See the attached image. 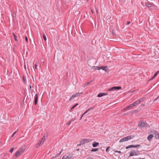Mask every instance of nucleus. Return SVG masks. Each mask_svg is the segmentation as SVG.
<instances>
[{
	"label": "nucleus",
	"instance_id": "1",
	"mask_svg": "<svg viewBox=\"0 0 159 159\" xmlns=\"http://www.w3.org/2000/svg\"><path fill=\"white\" fill-rule=\"evenodd\" d=\"M143 99H139L137 100V101H136L135 102H134L133 104H132L130 105H129V106L127 107L125 109H124V110H127L129 108L133 107H134L136 105L139 104L141 102L143 101Z\"/></svg>",
	"mask_w": 159,
	"mask_h": 159
},
{
	"label": "nucleus",
	"instance_id": "2",
	"mask_svg": "<svg viewBox=\"0 0 159 159\" xmlns=\"http://www.w3.org/2000/svg\"><path fill=\"white\" fill-rule=\"evenodd\" d=\"M140 154V152L138 150H132L130 152L129 157L134 156H138Z\"/></svg>",
	"mask_w": 159,
	"mask_h": 159
},
{
	"label": "nucleus",
	"instance_id": "3",
	"mask_svg": "<svg viewBox=\"0 0 159 159\" xmlns=\"http://www.w3.org/2000/svg\"><path fill=\"white\" fill-rule=\"evenodd\" d=\"M134 137V136L129 135L127 137H124L120 140V142H122L124 141H126L133 138Z\"/></svg>",
	"mask_w": 159,
	"mask_h": 159
},
{
	"label": "nucleus",
	"instance_id": "4",
	"mask_svg": "<svg viewBox=\"0 0 159 159\" xmlns=\"http://www.w3.org/2000/svg\"><path fill=\"white\" fill-rule=\"evenodd\" d=\"M121 89V87L120 86H114L109 89L107 90L108 91H115Z\"/></svg>",
	"mask_w": 159,
	"mask_h": 159
},
{
	"label": "nucleus",
	"instance_id": "5",
	"mask_svg": "<svg viewBox=\"0 0 159 159\" xmlns=\"http://www.w3.org/2000/svg\"><path fill=\"white\" fill-rule=\"evenodd\" d=\"M44 138L45 137L44 136L41 139V140L39 141L38 144L36 146V148H38L43 143L44 140L43 141V139H44Z\"/></svg>",
	"mask_w": 159,
	"mask_h": 159
},
{
	"label": "nucleus",
	"instance_id": "6",
	"mask_svg": "<svg viewBox=\"0 0 159 159\" xmlns=\"http://www.w3.org/2000/svg\"><path fill=\"white\" fill-rule=\"evenodd\" d=\"M147 125V124L145 122H141L139 123L138 126L139 127L142 128V127H146Z\"/></svg>",
	"mask_w": 159,
	"mask_h": 159
},
{
	"label": "nucleus",
	"instance_id": "7",
	"mask_svg": "<svg viewBox=\"0 0 159 159\" xmlns=\"http://www.w3.org/2000/svg\"><path fill=\"white\" fill-rule=\"evenodd\" d=\"M38 96L39 94L38 93H36L34 98V104L35 105H36L37 103L38 100Z\"/></svg>",
	"mask_w": 159,
	"mask_h": 159
},
{
	"label": "nucleus",
	"instance_id": "8",
	"mask_svg": "<svg viewBox=\"0 0 159 159\" xmlns=\"http://www.w3.org/2000/svg\"><path fill=\"white\" fill-rule=\"evenodd\" d=\"M100 67L101 68L100 69H102L106 72H108V69H107V66H100Z\"/></svg>",
	"mask_w": 159,
	"mask_h": 159
},
{
	"label": "nucleus",
	"instance_id": "9",
	"mask_svg": "<svg viewBox=\"0 0 159 159\" xmlns=\"http://www.w3.org/2000/svg\"><path fill=\"white\" fill-rule=\"evenodd\" d=\"M159 73V71H158L157 72H156L154 74L152 78L150 79L148 81H150L152 80L153 79H154L158 75V74Z\"/></svg>",
	"mask_w": 159,
	"mask_h": 159
},
{
	"label": "nucleus",
	"instance_id": "10",
	"mask_svg": "<svg viewBox=\"0 0 159 159\" xmlns=\"http://www.w3.org/2000/svg\"><path fill=\"white\" fill-rule=\"evenodd\" d=\"M153 137V135L152 134H150L148 136L147 139L149 141H150L152 140Z\"/></svg>",
	"mask_w": 159,
	"mask_h": 159
},
{
	"label": "nucleus",
	"instance_id": "11",
	"mask_svg": "<svg viewBox=\"0 0 159 159\" xmlns=\"http://www.w3.org/2000/svg\"><path fill=\"white\" fill-rule=\"evenodd\" d=\"M145 5L148 7H150L152 6V3L148 2H145Z\"/></svg>",
	"mask_w": 159,
	"mask_h": 159
},
{
	"label": "nucleus",
	"instance_id": "12",
	"mask_svg": "<svg viewBox=\"0 0 159 159\" xmlns=\"http://www.w3.org/2000/svg\"><path fill=\"white\" fill-rule=\"evenodd\" d=\"M99 144L98 143H97L96 142H93L92 143V146L93 147H96L97 146H98Z\"/></svg>",
	"mask_w": 159,
	"mask_h": 159
},
{
	"label": "nucleus",
	"instance_id": "13",
	"mask_svg": "<svg viewBox=\"0 0 159 159\" xmlns=\"http://www.w3.org/2000/svg\"><path fill=\"white\" fill-rule=\"evenodd\" d=\"M83 141H84L85 144L86 143L89 142L90 141H91V140L90 139H84Z\"/></svg>",
	"mask_w": 159,
	"mask_h": 159
},
{
	"label": "nucleus",
	"instance_id": "14",
	"mask_svg": "<svg viewBox=\"0 0 159 159\" xmlns=\"http://www.w3.org/2000/svg\"><path fill=\"white\" fill-rule=\"evenodd\" d=\"M25 149V148L23 147H21L18 150L21 153H22Z\"/></svg>",
	"mask_w": 159,
	"mask_h": 159
},
{
	"label": "nucleus",
	"instance_id": "15",
	"mask_svg": "<svg viewBox=\"0 0 159 159\" xmlns=\"http://www.w3.org/2000/svg\"><path fill=\"white\" fill-rule=\"evenodd\" d=\"M92 68L95 70H100V66H93L92 67Z\"/></svg>",
	"mask_w": 159,
	"mask_h": 159
},
{
	"label": "nucleus",
	"instance_id": "16",
	"mask_svg": "<svg viewBox=\"0 0 159 159\" xmlns=\"http://www.w3.org/2000/svg\"><path fill=\"white\" fill-rule=\"evenodd\" d=\"M73 155H71L70 154H69L68 155L66 158L65 159H70L72 157V156Z\"/></svg>",
	"mask_w": 159,
	"mask_h": 159
},
{
	"label": "nucleus",
	"instance_id": "17",
	"mask_svg": "<svg viewBox=\"0 0 159 159\" xmlns=\"http://www.w3.org/2000/svg\"><path fill=\"white\" fill-rule=\"evenodd\" d=\"M21 153L19 150H18L16 152V153L15 156L16 157H18Z\"/></svg>",
	"mask_w": 159,
	"mask_h": 159
},
{
	"label": "nucleus",
	"instance_id": "18",
	"mask_svg": "<svg viewBox=\"0 0 159 159\" xmlns=\"http://www.w3.org/2000/svg\"><path fill=\"white\" fill-rule=\"evenodd\" d=\"M46 35H47L46 34H45L44 33H43V38L45 41L47 40Z\"/></svg>",
	"mask_w": 159,
	"mask_h": 159
},
{
	"label": "nucleus",
	"instance_id": "19",
	"mask_svg": "<svg viewBox=\"0 0 159 159\" xmlns=\"http://www.w3.org/2000/svg\"><path fill=\"white\" fill-rule=\"evenodd\" d=\"M82 93V92L80 93H75L74 94V95H75V97H77V96H79L80 95V94H81V93Z\"/></svg>",
	"mask_w": 159,
	"mask_h": 159
},
{
	"label": "nucleus",
	"instance_id": "20",
	"mask_svg": "<svg viewBox=\"0 0 159 159\" xmlns=\"http://www.w3.org/2000/svg\"><path fill=\"white\" fill-rule=\"evenodd\" d=\"M104 96L103 93H100L99 94H98V95L97 96L99 98V97H102V96Z\"/></svg>",
	"mask_w": 159,
	"mask_h": 159
},
{
	"label": "nucleus",
	"instance_id": "21",
	"mask_svg": "<svg viewBox=\"0 0 159 159\" xmlns=\"http://www.w3.org/2000/svg\"><path fill=\"white\" fill-rule=\"evenodd\" d=\"M75 120V119H72L71 120H70L69 122L67 124V125H70V124H71L72 121H74Z\"/></svg>",
	"mask_w": 159,
	"mask_h": 159
},
{
	"label": "nucleus",
	"instance_id": "22",
	"mask_svg": "<svg viewBox=\"0 0 159 159\" xmlns=\"http://www.w3.org/2000/svg\"><path fill=\"white\" fill-rule=\"evenodd\" d=\"M39 64V63L38 62H36L34 66V67L35 68V69H36V70H38V68H37V66L38 65V64Z\"/></svg>",
	"mask_w": 159,
	"mask_h": 159
},
{
	"label": "nucleus",
	"instance_id": "23",
	"mask_svg": "<svg viewBox=\"0 0 159 159\" xmlns=\"http://www.w3.org/2000/svg\"><path fill=\"white\" fill-rule=\"evenodd\" d=\"M89 111L88 110H87L86 111H85V112L82 115L81 117V119L82 118V117L86 113H87Z\"/></svg>",
	"mask_w": 159,
	"mask_h": 159
},
{
	"label": "nucleus",
	"instance_id": "24",
	"mask_svg": "<svg viewBox=\"0 0 159 159\" xmlns=\"http://www.w3.org/2000/svg\"><path fill=\"white\" fill-rule=\"evenodd\" d=\"M13 36L14 39L16 41L18 42V40L17 39V36H16L14 34H13Z\"/></svg>",
	"mask_w": 159,
	"mask_h": 159
},
{
	"label": "nucleus",
	"instance_id": "25",
	"mask_svg": "<svg viewBox=\"0 0 159 159\" xmlns=\"http://www.w3.org/2000/svg\"><path fill=\"white\" fill-rule=\"evenodd\" d=\"M79 105V104L78 103H76V104H75L74 106H73L71 108V109L72 110V109H73L74 108H75L76 106L78 105Z\"/></svg>",
	"mask_w": 159,
	"mask_h": 159
},
{
	"label": "nucleus",
	"instance_id": "26",
	"mask_svg": "<svg viewBox=\"0 0 159 159\" xmlns=\"http://www.w3.org/2000/svg\"><path fill=\"white\" fill-rule=\"evenodd\" d=\"M98 149L97 148H93L91 150V152H96L98 150Z\"/></svg>",
	"mask_w": 159,
	"mask_h": 159
},
{
	"label": "nucleus",
	"instance_id": "27",
	"mask_svg": "<svg viewBox=\"0 0 159 159\" xmlns=\"http://www.w3.org/2000/svg\"><path fill=\"white\" fill-rule=\"evenodd\" d=\"M75 95H74V94L72 95V96L70 97V99H69V101H71V100L73 99L75 97Z\"/></svg>",
	"mask_w": 159,
	"mask_h": 159
},
{
	"label": "nucleus",
	"instance_id": "28",
	"mask_svg": "<svg viewBox=\"0 0 159 159\" xmlns=\"http://www.w3.org/2000/svg\"><path fill=\"white\" fill-rule=\"evenodd\" d=\"M110 148V146H108V147H107L106 149V152H109V150Z\"/></svg>",
	"mask_w": 159,
	"mask_h": 159
},
{
	"label": "nucleus",
	"instance_id": "29",
	"mask_svg": "<svg viewBox=\"0 0 159 159\" xmlns=\"http://www.w3.org/2000/svg\"><path fill=\"white\" fill-rule=\"evenodd\" d=\"M156 138L157 139H159V134L157 132V134L155 135Z\"/></svg>",
	"mask_w": 159,
	"mask_h": 159
},
{
	"label": "nucleus",
	"instance_id": "30",
	"mask_svg": "<svg viewBox=\"0 0 159 159\" xmlns=\"http://www.w3.org/2000/svg\"><path fill=\"white\" fill-rule=\"evenodd\" d=\"M80 143L82 145L83 144H85V143L84 142V141H83V139L81 140L80 141Z\"/></svg>",
	"mask_w": 159,
	"mask_h": 159
},
{
	"label": "nucleus",
	"instance_id": "31",
	"mask_svg": "<svg viewBox=\"0 0 159 159\" xmlns=\"http://www.w3.org/2000/svg\"><path fill=\"white\" fill-rule=\"evenodd\" d=\"M14 149V148H11L9 151L11 153H12Z\"/></svg>",
	"mask_w": 159,
	"mask_h": 159
},
{
	"label": "nucleus",
	"instance_id": "32",
	"mask_svg": "<svg viewBox=\"0 0 159 159\" xmlns=\"http://www.w3.org/2000/svg\"><path fill=\"white\" fill-rule=\"evenodd\" d=\"M129 148H135L134 145H129Z\"/></svg>",
	"mask_w": 159,
	"mask_h": 159
},
{
	"label": "nucleus",
	"instance_id": "33",
	"mask_svg": "<svg viewBox=\"0 0 159 159\" xmlns=\"http://www.w3.org/2000/svg\"><path fill=\"white\" fill-rule=\"evenodd\" d=\"M134 146H135V148L138 147V148H139V147H140L141 146L140 144H137L136 145H134Z\"/></svg>",
	"mask_w": 159,
	"mask_h": 159
},
{
	"label": "nucleus",
	"instance_id": "34",
	"mask_svg": "<svg viewBox=\"0 0 159 159\" xmlns=\"http://www.w3.org/2000/svg\"><path fill=\"white\" fill-rule=\"evenodd\" d=\"M94 107H90L88 109V110L89 111L90 110H92L93 109V108Z\"/></svg>",
	"mask_w": 159,
	"mask_h": 159
},
{
	"label": "nucleus",
	"instance_id": "35",
	"mask_svg": "<svg viewBox=\"0 0 159 159\" xmlns=\"http://www.w3.org/2000/svg\"><path fill=\"white\" fill-rule=\"evenodd\" d=\"M115 152H118L120 153H121V152L120 151H118L117 150H116L114 151Z\"/></svg>",
	"mask_w": 159,
	"mask_h": 159
},
{
	"label": "nucleus",
	"instance_id": "36",
	"mask_svg": "<svg viewBox=\"0 0 159 159\" xmlns=\"http://www.w3.org/2000/svg\"><path fill=\"white\" fill-rule=\"evenodd\" d=\"M25 40L28 43V39L27 37L26 36H25Z\"/></svg>",
	"mask_w": 159,
	"mask_h": 159
},
{
	"label": "nucleus",
	"instance_id": "37",
	"mask_svg": "<svg viewBox=\"0 0 159 159\" xmlns=\"http://www.w3.org/2000/svg\"><path fill=\"white\" fill-rule=\"evenodd\" d=\"M138 111H139L138 110H134V113H137L138 112Z\"/></svg>",
	"mask_w": 159,
	"mask_h": 159
},
{
	"label": "nucleus",
	"instance_id": "38",
	"mask_svg": "<svg viewBox=\"0 0 159 159\" xmlns=\"http://www.w3.org/2000/svg\"><path fill=\"white\" fill-rule=\"evenodd\" d=\"M17 132V131H15V132L13 133V134H12V136H11V137H13L14 136V134H16V133Z\"/></svg>",
	"mask_w": 159,
	"mask_h": 159
},
{
	"label": "nucleus",
	"instance_id": "39",
	"mask_svg": "<svg viewBox=\"0 0 159 159\" xmlns=\"http://www.w3.org/2000/svg\"><path fill=\"white\" fill-rule=\"evenodd\" d=\"M112 35H115V32L114 31V30H112Z\"/></svg>",
	"mask_w": 159,
	"mask_h": 159
},
{
	"label": "nucleus",
	"instance_id": "40",
	"mask_svg": "<svg viewBox=\"0 0 159 159\" xmlns=\"http://www.w3.org/2000/svg\"><path fill=\"white\" fill-rule=\"evenodd\" d=\"M159 98V96L155 99L154 100V102L155 101H156Z\"/></svg>",
	"mask_w": 159,
	"mask_h": 159
},
{
	"label": "nucleus",
	"instance_id": "41",
	"mask_svg": "<svg viewBox=\"0 0 159 159\" xmlns=\"http://www.w3.org/2000/svg\"><path fill=\"white\" fill-rule=\"evenodd\" d=\"M108 94V93H103V95H104H104H107Z\"/></svg>",
	"mask_w": 159,
	"mask_h": 159
},
{
	"label": "nucleus",
	"instance_id": "42",
	"mask_svg": "<svg viewBox=\"0 0 159 159\" xmlns=\"http://www.w3.org/2000/svg\"><path fill=\"white\" fill-rule=\"evenodd\" d=\"M130 23V21H128L126 24L127 25H128Z\"/></svg>",
	"mask_w": 159,
	"mask_h": 159
},
{
	"label": "nucleus",
	"instance_id": "43",
	"mask_svg": "<svg viewBox=\"0 0 159 159\" xmlns=\"http://www.w3.org/2000/svg\"><path fill=\"white\" fill-rule=\"evenodd\" d=\"M92 81H91L90 82H88V83H87V85H88L90 83H91Z\"/></svg>",
	"mask_w": 159,
	"mask_h": 159
},
{
	"label": "nucleus",
	"instance_id": "44",
	"mask_svg": "<svg viewBox=\"0 0 159 159\" xmlns=\"http://www.w3.org/2000/svg\"><path fill=\"white\" fill-rule=\"evenodd\" d=\"M129 146H126V149H129Z\"/></svg>",
	"mask_w": 159,
	"mask_h": 159
},
{
	"label": "nucleus",
	"instance_id": "45",
	"mask_svg": "<svg viewBox=\"0 0 159 159\" xmlns=\"http://www.w3.org/2000/svg\"><path fill=\"white\" fill-rule=\"evenodd\" d=\"M63 151V149H62L61 151L60 152V153H59V154H61V153Z\"/></svg>",
	"mask_w": 159,
	"mask_h": 159
},
{
	"label": "nucleus",
	"instance_id": "46",
	"mask_svg": "<svg viewBox=\"0 0 159 159\" xmlns=\"http://www.w3.org/2000/svg\"><path fill=\"white\" fill-rule=\"evenodd\" d=\"M60 154H59V153L57 155H56V156H55V157H57L58 156H59L60 155Z\"/></svg>",
	"mask_w": 159,
	"mask_h": 159
},
{
	"label": "nucleus",
	"instance_id": "47",
	"mask_svg": "<svg viewBox=\"0 0 159 159\" xmlns=\"http://www.w3.org/2000/svg\"><path fill=\"white\" fill-rule=\"evenodd\" d=\"M82 144H81V143H80V144H78L77 145V146H80Z\"/></svg>",
	"mask_w": 159,
	"mask_h": 159
},
{
	"label": "nucleus",
	"instance_id": "48",
	"mask_svg": "<svg viewBox=\"0 0 159 159\" xmlns=\"http://www.w3.org/2000/svg\"><path fill=\"white\" fill-rule=\"evenodd\" d=\"M24 68H25V70H26V66L25 65H24Z\"/></svg>",
	"mask_w": 159,
	"mask_h": 159
},
{
	"label": "nucleus",
	"instance_id": "49",
	"mask_svg": "<svg viewBox=\"0 0 159 159\" xmlns=\"http://www.w3.org/2000/svg\"><path fill=\"white\" fill-rule=\"evenodd\" d=\"M30 90H31V86L30 85Z\"/></svg>",
	"mask_w": 159,
	"mask_h": 159
},
{
	"label": "nucleus",
	"instance_id": "50",
	"mask_svg": "<svg viewBox=\"0 0 159 159\" xmlns=\"http://www.w3.org/2000/svg\"><path fill=\"white\" fill-rule=\"evenodd\" d=\"M65 157V156H64L63 157H62V159H65V158H64Z\"/></svg>",
	"mask_w": 159,
	"mask_h": 159
},
{
	"label": "nucleus",
	"instance_id": "51",
	"mask_svg": "<svg viewBox=\"0 0 159 159\" xmlns=\"http://www.w3.org/2000/svg\"><path fill=\"white\" fill-rule=\"evenodd\" d=\"M79 150V149H76V151H78Z\"/></svg>",
	"mask_w": 159,
	"mask_h": 159
},
{
	"label": "nucleus",
	"instance_id": "52",
	"mask_svg": "<svg viewBox=\"0 0 159 159\" xmlns=\"http://www.w3.org/2000/svg\"><path fill=\"white\" fill-rule=\"evenodd\" d=\"M134 90H133V91H131V92H134Z\"/></svg>",
	"mask_w": 159,
	"mask_h": 159
},
{
	"label": "nucleus",
	"instance_id": "53",
	"mask_svg": "<svg viewBox=\"0 0 159 159\" xmlns=\"http://www.w3.org/2000/svg\"><path fill=\"white\" fill-rule=\"evenodd\" d=\"M139 159H144V158H139Z\"/></svg>",
	"mask_w": 159,
	"mask_h": 159
},
{
	"label": "nucleus",
	"instance_id": "54",
	"mask_svg": "<svg viewBox=\"0 0 159 159\" xmlns=\"http://www.w3.org/2000/svg\"><path fill=\"white\" fill-rule=\"evenodd\" d=\"M91 11H92V13H93V11L92 10H91Z\"/></svg>",
	"mask_w": 159,
	"mask_h": 159
},
{
	"label": "nucleus",
	"instance_id": "55",
	"mask_svg": "<svg viewBox=\"0 0 159 159\" xmlns=\"http://www.w3.org/2000/svg\"><path fill=\"white\" fill-rule=\"evenodd\" d=\"M142 105L143 106H144V104H142Z\"/></svg>",
	"mask_w": 159,
	"mask_h": 159
},
{
	"label": "nucleus",
	"instance_id": "56",
	"mask_svg": "<svg viewBox=\"0 0 159 159\" xmlns=\"http://www.w3.org/2000/svg\"><path fill=\"white\" fill-rule=\"evenodd\" d=\"M87 0L88 1V0Z\"/></svg>",
	"mask_w": 159,
	"mask_h": 159
}]
</instances>
